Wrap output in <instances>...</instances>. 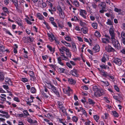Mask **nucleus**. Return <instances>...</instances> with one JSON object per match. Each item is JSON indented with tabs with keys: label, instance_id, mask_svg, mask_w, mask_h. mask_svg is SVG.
Here are the masks:
<instances>
[{
	"label": "nucleus",
	"instance_id": "obj_25",
	"mask_svg": "<svg viewBox=\"0 0 125 125\" xmlns=\"http://www.w3.org/2000/svg\"><path fill=\"white\" fill-rule=\"evenodd\" d=\"M37 17L40 20H44V18L43 16L39 13H37Z\"/></svg>",
	"mask_w": 125,
	"mask_h": 125
},
{
	"label": "nucleus",
	"instance_id": "obj_60",
	"mask_svg": "<svg viewBox=\"0 0 125 125\" xmlns=\"http://www.w3.org/2000/svg\"><path fill=\"white\" fill-rule=\"evenodd\" d=\"M14 100L18 102H20V100L19 98L17 97H15L13 98Z\"/></svg>",
	"mask_w": 125,
	"mask_h": 125
},
{
	"label": "nucleus",
	"instance_id": "obj_10",
	"mask_svg": "<svg viewBox=\"0 0 125 125\" xmlns=\"http://www.w3.org/2000/svg\"><path fill=\"white\" fill-rule=\"evenodd\" d=\"M25 1L23 0H20L19 1V4H18V9H16L17 10H19L21 9L23 7Z\"/></svg>",
	"mask_w": 125,
	"mask_h": 125
},
{
	"label": "nucleus",
	"instance_id": "obj_15",
	"mask_svg": "<svg viewBox=\"0 0 125 125\" xmlns=\"http://www.w3.org/2000/svg\"><path fill=\"white\" fill-rule=\"evenodd\" d=\"M105 37H107L106 39L105 38H103L102 39V42L104 43H107L109 42V40L110 39L109 36L108 35H105Z\"/></svg>",
	"mask_w": 125,
	"mask_h": 125
},
{
	"label": "nucleus",
	"instance_id": "obj_48",
	"mask_svg": "<svg viewBox=\"0 0 125 125\" xmlns=\"http://www.w3.org/2000/svg\"><path fill=\"white\" fill-rule=\"evenodd\" d=\"M78 120V118L77 117L74 116L72 118V120L73 122H76Z\"/></svg>",
	"mask_w": 125,
	"mask_h": 125
},
{
	"label": "nucleus",
	"instance_id": "obj_8",
	"mask_svg": "<svg viewBox=\"0 0 125 125\" xmlns=\"http://www.w3.org/2000/svg\"><path fill=\"white\" fill-rule=\"evenodd\" d=\"M109 32L111 37V39L115 38V34L114 33V29L113 27H111L109 29Z\"/></svg>",
	"mask_w": 125,
	"mask_h": 125
},
{
	"label": "nucleus",
	"instance_id": "obj_2",
	"mask_svg": "<svg viewBox=\"0 0 125 125\" xmlns=\"http://www.w3.org/2000/svg\"><path fill=\"white\" fill-rule=\"evenodd\" d=\"M102 74L103 76L106 77L111 81L114 82L115 81L114 77L110 74H109L107 72L104 71L102 72Z\"/></svg>",
	"mask_w": 125,
	"mask_h": 125
},
{
	"label": "nucleus",
	"instance_id": "obj_38",
	"mask_svg": "<svg viewBox=\"0 0 125 125\" xmlns=\"http://www.w3.org/2000/svg\"><path fill=\"white\" fill-rule=\"evenodd\" d=\"M73 3L74 5L76 7H79L80 6L79 2L77 0L73 1Z\"/></svg>",
	"mask_w": 125,
	"mask_h": 125
},
{
	"label": "nucleus",
	"instance_id": "obj_47",
	"mask_svg": "<svg viewBox=\"0 0 125 125\" xmlns=\"http://www.w3.org/2000/svg\"><path fill=\"white\" fill-rule=\"evenodd\" d=\"M100 67L103 69H109V67H107V65H105L104 64H102L101 65H100Z\"/></svg>",
	"mask_w": 125,
	"mask_h": 125
},
{
	"label": "nucleus",
	"instance_id": "obj_26",
	"mask_svg": "<svg viewBox=\"0 0 125 125\" xmlns=\"http://www.w3.org/2000/svg\"><path fill=\"white\" fill-rule=\"evenodd\" d=\"M68 81L69 83L71 84H74L76 83L75 80L72 78L69 79Z\"/></svg>",
	"mask_w": 125,
	"mask_h": 125
},
{
	"label": "nucleus",
	"instance_id": "obj_36",
	"mask_svg": "<svg viewBox=\"0 0 125 125\" xmlns=\"http://www.w3.org/2000/svg\"><path fill=\"white\" fill-rule=\"evenodd\" d=\"M105 3L101 2L99 5L100 8L104 9L105 8Z\"/></svg>",
	"mask_w": 125,
	"mask_h": 125
},
{
	"label": "nucleus",
	"instance_id": "obj_12",
	"mask_svg": "<svg viewBox=\"0 0 125 125\" xmlns=\"http://www.w3.org/2000/svg\"><path fill=\"white\" fill-rule=\"evenodd\" d=\"M41 93L45 97L48 96V95L49 94V92L46 88L44 90L41 92Z\"/></svg>",
	"mask_w": 125,
	"mask_h": 125
},
{
	"label": "nucleus",
	"instance_id": "obj_21",
	"mask_svg": "<svg viewBox=\"0 0 125 125\" xmlns=\"http://www.w3.org/2000/svg\"><path fill=\"white\" fill-rule=\"evenodd\" d=\"M81 31L83 33H86L88 31V28L86 27H83L81 28Z\"/></svg>",
	"mask_w": 125,
	"mask_h": 125
},
{
	"label": "nucleus",
	"instance_id": "obj_7",
	"mask_svg": "<svg viewBox=\"0 0 125 125\" xmlns=\"http://www.w3.org/2000/svg\"><path fill=\"white\" fill-rule=\"evenodd\" d=\"M70 73L73 76L76 77H78L79 75L78 71L75 69H73L71 70L70 71Z\"/></svg>",
	"mask_w": 125,
	"mask_h": 125
},
{
	"label": "nucleus",
	"instance_id": "obj_16",
	"mask_svg": "<svg viewBox=\"0 0 125 125\" xmlns=\"http://www.w3.org/2000/svg\"><path fill=\"white\" fill-rule=\"evenodd\" d=\"M109 59L108 56V55L105 54H104L103 57L101 60L102 62H105L107 60Z\"/></svg>",
	"mask_w": 125,
	"mask_h": 125
},
{
	"label": "nucleus",
	"instance_id": "obj_42",
	"mask_svg": "<svg viewBox=\"0 0 125 125\" xmlns=\"http://www.w3.org/2000/svg\"><path fill=\"white\" fill-rule=\"evenodd\" d=\"M0 116L5 117L6 119H9L10 117V115H2L0 114Z\"/></svg>",
	"mask_w": 125,
	"mask_h": 125
},
{
	"label": "nucleus",
	"instance_id": "obj_11",
	"mask_svg": "<svg viewBox=\"0 0 125 125\" xmlns=\"http://www.w3.org/2000/svg\"><path fill=\"white\" fill-rule=\"evenodd\" d=\"M100 50V47L98 45H96L92 49L93 52L94 53L98 52Z\"/></svg>",
	"mask_w": 125,
	"mask_h": 125
},
{
	"label": "nucleus",
	"instance_id": "obj_39",
	"mask_svg": "<svg viewBox=\"0 0 125 125\" xmlns=\"http://www.w3.org/2000/svg\"><path fill=\"white\" fill-rule=\"evenodd\" d=\"M64 38L67 41L71 42L72 41V39L71 37L68 35L66 36Z\"/></svg>",
	"mask_w": 125,
	"mask_h": 125
},
{
	"label": "nucleus",
	"instance_id": "obj_44",
	"mask_svg": "<svg viewBox=\"0 0 125 125\" xmlns=\"http://www.w3.org/2000/svg\"><path fill=\"white\" fill-rule=\"evenodd\" d=\"M101 82L104 84V85L105 86H107L109 85V83L108 81H101Z\"/></svg>",
	"mask_w": 125,
	"mask_h": 125
},
{
	"label": "nucleus",
	"instance_id": "obj_4",
	"mask_svg": "<svg viewBox=\"0 0 125 125\" xmlns=\"http://www.w3.org/2000/svg\"><path fill=\"white\" fill-rule=\"evenodd\" d=\"M63 92L68 95H70V94L72 93V91L69 87H67L65 88H62Z\"/></svg>",
	"mask_w": 125,
	"mask_h": 125
},
{
	"label": "nucleus",
	"instance_id": "obj_34",
	"mask_svg": "<svg viewBox=\"0 0 125 125\" xmlns=\"http://www.w3.org/2000/svg\"><path fill=\"white\" fill-rule=\"evenodd\" d=\"M13 2L14 4L16 9H18V6L17 0H10Z\"/></svg>",
	"mask_w": 125,
	"mask_h": 125
},
{
	"label": "nucleus",
	"instance_id": "obj_3",
	"mask_svg": "<svg viewBox=\"0 0 125 125\" xmlns=\"http://www.w3.org/2000/svg\"><path fill=\"white\" fill-rule=\"evenodd\" d=\"M111 39L114 47L118 49H119L120 48V46L118 41L116 40L115 38Z\"/></svg>",
	"mask_w": 125,
	"mask_h": 125
},
{
	"label": "nucleus",
	"instance_id": "obj_45",
	"mask_svg": "<svg viewBox=\"0 0 125 125\" xmlns=\"http://www.w3.org/2000/svg\"><path fill=\"white\" fill-rule=\"evenodd\" d=\"M71 20L72 21H78L79 19L76 16H74L73 17H72Z\"/></svg>",
	"mask_w": 125,
	"mask_h": 125
},
{
	"label": "nucleus",
	"instance_id": "obj_18",
	"mask_svg": "<svg viewBox=\"0 0 125 125\" xmlns=\"http://www.w3.org/2000/svg\"><path fill=\"white\" fill-rule=\"evenodd\" d=\"M67 48L64 46H63L61 48H59V49L60 53L62 55L64 54V51L65 52L66 50H65V49H66Z\"/></svg>",
	"mask_w": 125,
	"mask_h": 125
},
{
	"label": "nucleus",
	"instance_id": "obj_56",
	"mask_svg": "<svg viewBox=\"0 0 125 125\" xmlns=\"http://www.w3.org/2000/svg\"><path fill=\"white\" fill-rule=\"evenodd\" d=\"M112 22H113L111 21L110 20L108 19L107 20V21L106 22V23L108 25H112Z\"/></svg>",
	"mask_w": 125,
	"mask_h": 125
},
{
	"label": "nucleus",
	"instance_id": "obj_55",
	"mask_svg": "<svg viewBox=\"0 0 125 125\" xmlns=\"http://www.w3.org/2000/svg\"><path fill=\"white\" fill-rule=\"evenodd\" d=\"M21 81L25 83L28 82V79L25 78H22L21 79Z\"/></svg>",
	"mask_w": 125,
	"mask_h": 125
},
{
	"label": "nucleus",
	"instance_id": "obj_5",
	"mask_svg": "<svg viewBox=\"0 0 125 125\" xmlns=\"http://www.w3.org/2000/svg\"><path fill=\"white\" fill-rule=\"evenodd\" d=\"M79 11L80 15L84 18L86 19V17L85 15L87 14V13L86 11L84 10L80 9Z\"/></svg>",
	"mask_w": 125,
	"mask_h": 125
},
{
	"label": "nucleus",
	"instance_id": "obj_58",
	"mask_svg": "<svg viewBox=\"0 0 125 125\" xmlns=\"http://www.w3.org/2000/svg\"><path fill=\"white\" fill-rule=\"evenodd\" d=\"M4 47L2 45H0V52L2 51L3 52L4 51Z\"/></svg>",
	"mask_w": 125,
	"mask_h": 125
},
{
	"label": "nucleus",
	"instance_id": "obj_40",
	"mask_svg": "<svg viewBox=\"0 0 125 125\" xmlns=\"http://www.w3.org/2000/svg\"><path fill=\"white\" fill-rule=\"evenodd\" d=\"M94 35L97 37H99L101 36V35L100 32L98 31H96L94 33Z\"/></svg>",
	"mask_w": 125,
	"mask_h": 125
},
{
	"label": "nucleus",
	"instance_id": "obj_13",
	"mask_svg": "<svg viewBox=\"0 0 125 125\" xmlns=\"http://www.w3.org/2000/svg\"><path fill=\"white\" fill-rule=\"evenodd\" d=\"M49 39L51 42H52L55 40V38L54 35L52 33H47Z\"/></svg>",
	"mask_w": 125,
	"mask_h": 125
},
{
	"label": "nucleus",
	"instance_id": "obj_62",
	"mask_svg": "<svg viewBox=\"0 0 125 125\" xmlns=\"http://www.w3.org/2000/svg\"><path fill=\"white\" fill-rule=\"evenodd\" d=\"M83 81L84 83L86 84L88 83L89 82V81L86 78L83 79Z\"/></svg>",
	"mask_w": 125,
	"mask_h": 125
},
{
	"label": "nucleus",
	"instance_id": "obj_27",
	"mask_svg": "<svg viewBox=\"0 0 125 125\" xmlns=\"http://www.w3.org/2000/svg\"><path fill=\"white\" fill-rule=\"evenodd\" d=\"M45 84L46 87L50 89H51L52 86L53 85L50 81L47 82Z\"/></svg>",
	"mask_w": 125,
	"mask_h": 125
},
{
	"label": "nucleus",
	"instance_id": "obj_51",
	"mask_svg": "<svg viewBox=\"0 0 125 125\" xmlns=\"http://www.w3.org/2000/svg\"><path fill=\"white\" fill-rule=\"evenodd\" d=\"M93 118L96 122H98L99 118V116L95 115L93 116Z\"/></svg>",
	"mask_w": 125,
	"mask_h": 125
},
{
	"label": "nucleus",
	"instance_id": "obj_29",
	"mask_svg": "<svg viewBox=\"0 0 125 125\" xmlns=\"http://www.w3.org/2000/svg\"><path fill=\"white\" fill-rule=\"evenodd\" d=\"M6 96L5 94H1L0 95V100L3 101H4L6 100V98H5Z\"/></svg>",
	"mask_w": 125,
	"mask_h": 125
},
{
	"label": "nucleus",
	"instance_id": "obj_57",
	"mask_svg": "<svg viewBox=\"0 0 125 125\" xmlns=\"http://www.w3.org/2000/svg\"><path fill=\"white\" fill-rule=\"evenodd\" d=\"M85 47V45L84 44H83L82 45V47L80 49H79V50L81 51L82 53L83 52V49L84 47Z\"/></svg>",
	"mask_w": 125,
	"mask_h": 125
},
{
	"label": "nucleus",
	"instance_id": "obj_61",
	"mask_svg": "<svg viewBox=\"0 0 125 125\" xmlns=\"http://www.w3.org/2000/svg\"><path fill=\"white\" fill-rule=\"evenodd\" d=\"M74 29L76 31H80V28L79 26H76L74 27Z\"/></svg>",
	"mask_w": 125,
	"mask_h": 125
},
{
	"label": "nucleus",
	"instance_id": "obj_32",
	"mask_svg": "<svg viewBox=\"0 0 125 125\" xmlns=\"http://www.w3.org/2000/svg\"><path fill=\"white\" fill-rule=\"evenodd\" d=\"M5 81L7 83L10 85L12 84V82L10 79L8 77H6L5 79Z\"/></svg>",
	"mask_w": 125,
	"mask_h": 125
},
{
	"label": "nucleus",
	"instance_id": "obj_54",
	"mask_svg": "<svg viewBox=\"0 0 125 125\" xmlns=\"http://www.w3.org/2000/svg\"><path fill=\"white\" fill-rule=\"evenodd\" d=\"M36 90L35 88L34 87H31V92L32 93H35V92Z\"/></svg>",
	"mask_w": 125,
	"mask_h": 125
},
{
	"label": "nucleus",
	"instance_id": "obj_24",
	"mask_svg": "<svg viewBox=\"0 0 125 125\" xmlns=\"http://www.w3.org/2000/svg\"><path fill=\"white\" fill-rule=\"evenodd\" d=\"M66 54L68 57L71 58V52L70 51L69 49L67 48L66 49H65Z\"/></svg>",
	"mask_w": 125,
	"mask_h": 125
},
{
	"label": "nucleus",
	"instance_id": "obj_33",
	"mask_svg": "<svg viewBox=\"0 0 125 125\" xmlns=\"http://www.w3.org/2000/svg\"><path fill=\"white\" fill-rule=\"evenodd\" d=\"M52 91L55 94H58V92H57V90L56 87L53 85H52L51 87V89Z\"/></svg>",
	"mask_w": 125,
	"mask_h": 125
},
{
	"label": "nucleus",
	"instance_id": "obj_37",
	"mask_svg": "<svg viewBox=\"0 0 125 125\" xmlns=\"http://www.w3.org/2000/svg\"><path fill=\"white\" fill-rule=\"evenodd\" d=\"M4 78V77L3 74V72H0V81H3Z\"/></svg>",
	"mask_w": 125,
	"mask_h": 125
},
{
	"label": "nucleus",
	"instance_id": "obj_14",
	"mask_svg": "<svg viewBox=\"0 0 125 125\" xmlns=\"http://www.w3.org/2000/svg\"><path fill=\"white\" fill-rule=\"evenodd\" d=\"M23 39L25 43H27L32 42L33 41L31 38L28 37H24L23 38Z\"/></svg>",
	"mask_w": 125,
	"mask_h": 125
},
{
	"label": "nucleus",
	"instance_id": "obj_52",
	"mask_svg": "<svg viewBox=\"0 0 125 125\" xmlns=\"http://www.w3.org/2000/svg\"><path fill=\"white\" fill-rule=\"evenodd\" d=\"M58 71L60 73H63L65 71V69L62 68H59L58 69Z\"/></svg>",
	"mask_w": 125,
	"mask_h": 125
},
{
	"label": "nucleus",
	"instance_id": "obj_20",
	"mask_svg": "<svg viewBox=\"0 0 125 125\" xmlns=\"http://www.w3.org/2000/svg\"><path fill=\"white\" fill-rule=\"evenodd\" d=\"M72 51L73 52L76 53L77 51V49L75 44L73 43L72 44Z\"/></svg>",
	"mask_w": 125,
	"mask_h": 125
},
{
	"label": "nucleus",
	"instance_id": "obj_30",
	"mask_svg": "<svg viewBox=\"0 0 125 125\" xmlns=\"http://www.w3.org/2000/svg\"><path fill=\"white\" fill-rule=\"evenodd\" d=\"M26 17L27 18H25L24 20L29 25L31 24L32 22L30 21V20H29L30 19L27 16H26Z\"/></svg>",
	"mask_w": 125,
	"mask_h": 125
},
{
	"label": "nucleus",
	"instance_id": "obj_9",
	"mask_svg": "<svg viewBox=\"0 0 125 125\" xmlns=\"http://www.w3.org/2000/svg\"><path fill=\"white\" fill-rule=\"evenodd\" d=\"M105 49L106 51L108 52H114L115 51V50L110 45H109L105 47Z\"/></svg>",
	"mask_w": 125,
	"mask_h": 125
},
{
	"label": "nucleus",
	"instance_id": "obj_43",
	"mask_svg": "<svg viewBox=\"0 0 125 125\" xmlns=\"http://www.w3.org/2000/svg\"><path fill=\"white\" fill-rule=\"evenodd\" d=\"M61 58L63 60H65V61H68L69 60V59L66 57L64 54H63L61 55Z\"/></svg>",
	"mask_w": 125,
	"mask_h": 125
},
{
	"label": "nucleus",
	"instance_id": "obj_46",
	"mask_svg": "<svg viewBox=\"0 0 125 125\" xmlns=\"http://www.w3.org/2000/svg\"><path fill=\"white\" fill-rule=\"evenodd\" d=\"M2 10H3V12L9 14V12L8 11V9L6 7H3Z\"/></svg>",
	"mask_w": 125,
	"mask_h": 125
},
{
	"label": "nucleus",
	"instance_id": "obj_23",
	"mask_svg": "<svg viewBox=\"0 0 125 125\" xmlns=\"http://www.w3.org/2000/svg\"><path fill=\"white\" fill-rule=\"evenodd\" d=\"M85 22H83L81 20H79V23L80 25L82 26L83 27L84 26H87V23L86 21H84Z\"/></svg>",
	"mask_w": 125,
	"mask_h": 125
},
{
	"label": "nucleus",
	"instance_id": "obj_19",
	"mask_svg": "<svg viewBox=\"0 0 125 125\" xmlns=\"http://www.w3.org/2000/svg\"><path fill=\"white\" fill-rule=\"evenodd\" d=\"M47 47L50 51L51 53L53 54L54 52L55 49L54 48H52L49 45H47Z\"/></svg>",
	"mask_w": 125,
	"mask_h": 125
},
{
	"label": "nucleus",
	"instance_id": "obj_59",
	"mask_svg": "<svg viewBox=\"0 0 125 125\" xmlns=\"http://www.w3.org/2000/svg\"><path fill=\"white\" fill-rule=\"evenodd\" d=\"M85 111V110L82 107H80L79 108V109L77 111L78 112L81 111L82 112H83Z\"/></svg>",
	"mask_w": 125,
	"mask_h": 125
},
{
	"label": "nucleus",
	"instance_id": "obj_28",
	"mask_svg": "<svg viewBox=\"0 0 125 125\" xmlns=\"http://www.w3.org/2000/svg\"><path fill=\"white\" fill-rule=\"evenodd\" d=\"M61 42L64 44L66 46L70 47H71L70 44L68 43L65 41L63 40L61 41Z\"/></svg>",
	"mask_w": 125,
	"mask_h": 125
},
{
	"label": "nucleus",
	"instance_id": "obj_63",
	"mask_svg": "<svg viewBox=\"0 0 125 125\" xmlns=\"http://www.w3.org/2000/svg\"><path fill=\"white\" fill-rule=\"evenodd\" d=\"M18 125H25L24 123L21 120H19L18 121Z\"/></svg>",
	"mask_w": 125,
	"mask_h": 125
},
{
	"label": "nucleus",
	"instance_id": "obj_50",
	"mask_svg": "<svg viewBox=\"0 0 125 125\" xmlns=\"http://www.w3.org/2000/svg\"><path fill=\"white\" fill-rule=\"evenodd\" d=\"M104 115H105V118L104 117V116H102V118L103 119H107L108 117L109 116V114L107 113H106L104 114Z\"/></svg>",
	"mask_w": 125,
	"mask_h": 125
},
{
	"label": "nucleus",
	"instance_id": "obj_64",
	"mask_svg": "<svg viewBox=\"0 0 125 125\" xmlns=\"http://www.w3.org/2000/svg\"><path fill=\"white\" fill-rule=\"evenodd\" d=\"M66 65L69 68H72V66L69 62H67L66 63Z\"/></svg>",
	"mask_w": 125,
	"mask_h": 125
},
{
	"label": "nucleus",
	"instance_id": "obj_49",
	"mask_svg": "<svg viewBox=\"0 0 125 125\" xmlns=\"http://www.w3.org/2000/svg\"><path fill=\"white\" fill-rule=\"evenodd\" d=\"M113 115L115 117H118V113L115 111H112Z\"/></svg>",
	"mask_w": 125,
	"mask_h": 125
},
{
	"label": "nucleus",
	"instance_id": "obj_6",
	"mask_svg": "<svg viewBox=\"0 0 125 125\" xmlns=\"http://www.w3.org/2000/svg\"><path fill=\"white\" fill-rule=\"evenodd\" d=\"M113 63H115V64L120 66L122 64L121 60L118 58H115L113 61Z\"/></svg>",
	"mask_w": 125,
	"mask_h": 125
},
{
	"label": "nucleus",
	"instance_id": "obj_31",
	"mask_svg": "<svg viewBox=\"0 0 125 125\" xmlns=\"http://www.w3.org/2000/svg\"><path fill=\"white\" fill-rule=\"evenodd\" d=\"M58 61V63L60 65L62 66H64L65 65V64L62 61V60L60 57H59L57 58Z\"/></svg>",
	"mask_w": 125,
	"mask_h": 125
},
{
	"label": "nucleus",
	"instance_id": "obj_22",
	"mask_svg": "<svg viewBox=\"0 0 125 125\" xmlns=\"http://www.w3.org/2000/svg\"><path fill=\"white\" fill-rule=\"evenodd\" d=\"M58 103L59 105V108L60 110V111L63 112L64 109L63 107V104L61 102H58Z\"/></svg>",
	"mask_w": 125,
	"mask_h": 125
},
{
	"label": "nucleus",
	"instance_id": "obj_53",
	"mask_svg": "<svg viewBox=\"0 0 125 125\" xmlns=\"http://www.w3.org/2000/svg\"><path fill=\"white\" fill-rule=\"evenodd\" d=\"M29 74L31 77H33L34 76V73L32 71H29L28 73Z\"/></svg>",
	"mask_w": 125,
	"mask_h": 125
},
{
	"label": "nucleus",
	"instance_id": "obj_41",
	"mask_svg": "<svg viewBox=\"0 0 125 125\" xmlns=\"http://www.w3.org/2000/svg\"><path fill=\"white\" fill-rule=\"evenodd\" d=\"M88 101L89 104H90L93 105L95 104V102L94 100L91 99H89Z\"/></svg>",
	"mask_w": 125,
	"mask_h": 125
},
{
	"label": "nucleus",
	"instance_id": "obj_35",
	"mask_svg": "<svg viewBox=\"0 0 125 125\" xmlns=\"http://www.w3.org/2000/svg\"><path fill=\"white\" fill-rule=\"evenodd\" d=\"M91 26L93 27L95 29H97V24L95 22H94L91 24Z\"/></svg>",
	"mask_w": 125,
	"mask_h": 125
},
{
	"label": "nucleus",
	"instance_id": "obj_1",
	"mask_svg": "<svg viewBox=\"0 0 125 125\" xmlns=\"http://www.w3.org/2000/svg\"><path fill=\"white\" fill-rule=\"evenodd\" d=\"M93 90L94 92V96L97 97L102 96L105 93L104 90L100 89L96 86L93 87Z\"/></svg>",
	"mask_w": 125,
	"mask_h": 125
},
{
	"label": "nucleus",
	"instance_id": "obj_17",
	"mask_svg": "<svg viewBox=\"0 0 125 125\" xmlns=\"http://www.w3.org/2000/svg\"><path fill=\"white\" fill-rule=\"evenodd\" d=\"M25 100L27 102V104L30 106L31 105V103L33 102V100L28 97L25 98Z\"/></svg>",
	"mask_w": 125,
	"mask_h": 125
}]
</instances>
